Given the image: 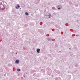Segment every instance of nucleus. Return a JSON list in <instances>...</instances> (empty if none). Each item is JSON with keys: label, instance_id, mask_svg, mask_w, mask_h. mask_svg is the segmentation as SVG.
Here are the masks:
<instances>
[{"label": "nucleus", "instance_id": "4", "mask_svg": "<svg viewBox=\"0 0 80 80\" xmlns=\"http://www.w3.org/2000/svg\"><path fill=\"white\" fill-rule=\"evenodd\" d=\"M18 8H20V6H19L18 4Z\"/></svg>", "mask_w": 80, "mask_h": 80}, {"label": "nucleus", "instance_id": "3", "mask_svg": "<svg viewBox=\"0 0 80 80\" xmlns=\"http://www.w3.org/2000/svg\"><path fill=\"white\" fill-rule=\"evenodd\" d=\"M25 14L26 15H28V13L27 12H26L25 13Z\"/></svg>", "mask_w": 80, "mask_h": 80}, {"label": "nucleus", "instance_id": "8", "mask_svg": "<svg viewBox=\"0 0 80 80\" xmlns=\"http://www.w3.org/2000/svg\"><path fill=\"white\" fill-rule=\"evenodd\" d=\"M16 54H17V53L16 52Z\"/></svg>", "mask_w": 80, "mask_h": 80}, {"label": "nucleus", "instance_id": "5", "mask_svg": "<svg viewBox=\"0 0 80 80\" xmlns=\"http://www.w3.org/2000/svg\"><path fill=\"white\" fill-rule=\"evenodd\" d=\"M17 70L18 71V70H19V71H20V69H17Z\"/></svg>", "mask_w": 80, "mask_h": 80}, {"label": "nucleus", "instance_id": "6", "mask_svg": "<svg viewBox=\"0 0 80 80\" xmlns=\"http://www.w3.org/2000/svg\"><path fill=\"white\" fill-rule=\"evenodd\" d=\"M58 9L59 10H60V8H58Z\"/></svg>", "mask_w": 80, "mask_h": 80}, {"label": "nucleus", "instance_id": "2", "mask_svg": "<svg viewBox=\"0 0 80 80\" xmlns=\"http://www.w3.org/2000/svg\"><path fill=\"white\" fill-rule=\"evenodd\" d=\"M19 62V61H18V60H16V61L15 63H18Z\"/></svg>", "mask_w": 80, "mask_h": 80}, {"label": "nucleus", "instance_id": "7", "mask_svg": "<svg viewBox=\"0 0 80 80\" xmlns=\"http://www.w3.org/2000/svg\"><path fill=\"white\" fill-rule=\"evenodd\" d=\"M16 8H17V9L18 8H17V7H16Z\"/></svg>", "mask_w": 80, "mask_h": 80}, {"label": "nucleus", "instance_id": "1", "mask_svg": "<svg viewBox=\"0 0 80 80\" xmlns=\"http://www.w3.org/2000/svg\"><path fill=\"white\" fill-rule=\"evenodd\" d=\"M37 51L38 53H40V49H38L37 50Z\"/></svg>", "mask_w": 80, "mask_h": 80}]
</instances>
